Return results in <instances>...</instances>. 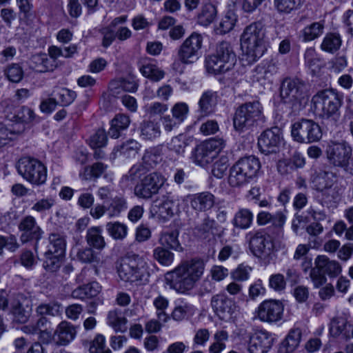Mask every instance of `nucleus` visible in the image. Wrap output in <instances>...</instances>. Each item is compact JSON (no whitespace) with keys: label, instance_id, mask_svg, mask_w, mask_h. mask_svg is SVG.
I'll return each mask as SVG.
<instances>
[{"label":"nucleus","instance_id":"obj_1","mask_svg":"<svg viewBox=\"0 0 353 353\" xmlns=\"http://www.w3.org/2000/svg\"><path fill=\"white\" fill-rule=\"evenodd\" d=\"M204 264L201 261H185L165 274V281L170 288L178 293L192 290L203 273Z\"/></svg>","mask_w":353,"mask_h":353},{"label":"nucleus","instance_id":"obj_2","mask_svg":"<svg viewBox=\"0 0 353 353\" xmlns=\"http://www.w3.org/2000/svg\"><path fill=\"white\" fill-rule=\"evenodd\" d=\"M265 28L262 23L253 22L246 26L241 36L243 59L252 64L261 58L266 50Z\"/></svg>","mask_w":353,"mask_h":353},{"label":"nucleus","instance_id":"obj_3","mask_svg":"<svg viewBox=\"0 0 353 353\" xmlns=\"http://www.w3.org/2000/svg\"><path fill=\"white\" fill-rule=\"evenodd\" d=\"M119 278L125 282L145 284L150 276V265L144 258L137 254L122 258L117 262Z\"/></svg>","mask_w":353,"mask_h":353},{"label":"nucleus","instance_id":"obj_4","mask_svg":"<svg viewBox=\"0 0 353 353\" xmlns=\"http://www.w3.org/2000/svg\"><path fill=\"white\" fill-rule=\"evenodd\" d=\"M236 61V55L231 43L221 41L217 45L215 53L205 58V66L208 74H223L232 70Z\"/></svg>","mask_w":353,"mask_h":353},{"label":"nucleus","instance_id":"obj_5","mask_svg":"<svg viewBox=\"0 0 353 353\" xmlns=\"http://www.w3.org/2000/svg\"><path fill=\"white\" fill-rule=\"evenodd\" d=\"M261 167L259 159L254 156L239 159L230 169V185L240 187L250 183L257 176Z\"/></svg>","mask_w":353,"mask_h":353},{"label":"nucleus","instance_id":"obj_6","mask_svg":"<svg viewBox=\"0 0 353 353\" xmlns=\"http://www.w3.org/2000/svg\"><path fill=\"white\" fill-rule=\"evenodd\" d=\"M342 100V95L333 89L318 92L312 97L315 114L323 119L336 121L339 117V110Z\"/></svg>","mask_w":353,"mask_h":353},{"label":"nucleus","instance_id":"obj_7","mask_svg":"<svg viewBox=\"0 0 353 353\" xmlns=\"http://www.w3.org/2000/svg\"><path fill=\"white\" fill-rule=\"evenodd\" d=\"M263 107L258 101L246 102L240 105L233 118L234 128L236 131L245 132L257 125L263 119Z\"/></svg>","mask_w":353,"mask_h":353},{"label":"nucleus","instance_id":"obj_8","mask_svg":"<svg viewBox=\"0 0 353 353\" xmlns=\"http://www.w3.org/2000/svg\"><path fill=\"white\" fill-rule=\"evenodd\" d=\"M18 173L28 182L34 185L44 184L47 179V168L39 160L23 157L17 163Z\"/></svg>","mask_w":353,"mask_h":353},{"label":"nucleus","instance_id":"obj_9","mask_svg":"<svg viewBox=\"0 0 353 353\" xmlns=\"http://www.w3.org/2000/svg\"><path fill=\"white\" fill-rule=\"evenodd\" d=\"M291 134L296 142L311 143L321 139L322 131L319 125L313 120L302 119L292 125Z\"/></svg>","mask_w":353,"mask_h":353},{"label":"nucleus","instance_id":"obj_10","mask_svg":"<svg viewBox=\"0 0 353 353\" xmlns=\"http://www.w3.org/2000/svg\"><path fill=\"white\" fill-rule=\"evenodd\" d=\"M224 148L221 139H210L198 145L192 152L191 159L194 163L205 167L212 163Z\"/></svg>","mask_w":353,"mask_h":353},{"label":"nucleus","instance_id":"obj_11","mask_svg":"<svg viewBox=\"0 0 353 353\" xmlns=\"http://www.w3.org/2000/svg\"><path fill=\"white\" fill-rule=\"evenodd\" d=\"M249 248L252 253L259 258L270 256L274 250V242L272 237L263 231H252L246 235Z\"/></svg>","mask_w":353,"mask_h":353},{"label":"nucleus","instance_id":"obj_12","mask_svg":"<svg viewBox=\"0 0 353 353\" xmlns=\"http://www.w3.org/2000/svg\"><path fill=\"white\" fill-rule=\"evenodd\" d=\"M3 104L5 105L4 113L6 119L14 126L21 125L23 127L22 134L26 131L27 125L31 123L36 117L33 110L27 106L16 109L10 100L4 101Z\"/></svg>","mask_w":353,"mask_h":353},{"label":"nucleus","instance_id":"obj_13","mask_svg":"<svg viewBox=\"0 0 353 353\" xmlns=\"http://www.w3.org/2000/svg\"><path fill=\"white\" fill-rule=\"evenodd\" d=\"M202 43L203 37L201 34L196 32L192 33L179 46L177 50L176 57L184 64L194 63L199 59Z\"/></svg>","mask_w":353,"mask_h":353},{"label":"nucleus","instance_id":"obj_14","mask_svg":"<svg viewBox=\"0 0 353 353\" xmlns=\"http://www.w3.org/2000/svg\"><path fill=\"white\" fill-rule=\"evenodd\" d=\"M327 157L333 165L346 168L350 163L352 148L346 141H330L326 150Z\"/></svg>","mask_w":353,"mask_h":353},{"label":"nucleus","instance_id":"obj_15","mask_svg":"<svg viewBox=\"0 0 353 353\" xmlns=\"http://www.w3.org/2000/svg\"><path fill=\"white\" fill-rule=\"evenodd\" d=\"M165 182V179L161 174L150 173L134 187V194L139 198L149 199L159 192Z\"/></svg>","mask_w":353,"mask_h":353},{"label":"nucleus","instance_id":"obj_16","mask_svg":"<svg viewBox=\"0 0 353 353\" xmlns=\"http://www.w3.org/2000/svg\"><path fill=\"white\" fill-rule=\"evenodd\" d=\"M305 90L303 81L299 79L287 78L282 82L280 94L284 103L294 105L305 98Z\"/></svg>","mask_w":353,"mask_h":353},{"label":"nucleus","instance_id":"obj_17","mask_svg":"<svg viewBox=\"0 0 353 353\" xmlns=\"http://www.w3.org/2000/svg\"><path fill=\"white\" fill-rule=\"evenodd\" d=\"M284 305L279 300L270 299L263 301L256 311V317L262 322L277 323L283 316Z\"/></svg>","mask_w":353,"mask_h":353},{"label":"nucleus","instance_id":"obj_18","mask_svg":"<svg viewBox=\"0 0 353 353\" xmlns=\"http://www.w3.org/2000/svg\"><path fill=\"white\" fill-rule=\"evenodd\" d=\"M282 132L278 127L264 130L258 139V146L260 151L265 154H273L279 151L283 143Z\"/></svg>","mask_w":353,"mask_h":353},{"label":"nucleus","instance_id":"obj_19","mask_svg":"<svg viewBox=\"0 0 353 353\" xmlns=\"http://www.w3.org/2000/svg\"><path fill=\"white\" fill-rule=\"evenodd\" d=\"M18 229L21 232L20 241L23 243L31 241H36L35 248L37 246V242L41 239L43 231L37 224L35 218L31 215H27L23 217L18 225Z\"/></svg>","mask_w":353,"mask_h":353},{"label":"nucleus","instance_id":"obj_20","mask_svg":"<svg viewBox=\"0 0 353 353\" xmlns=\"http://www.w3.org/2000/svg\"><path fill=\"white\" fill-rule=\"evenodd\" d=\"M210 304L215 314L223 320L230 319L237 310L234 301L224 293L214 295Z\"/></svg>","mask_w":353,"mask_h":353},{"label":"nucleus","instance_id":"obj_21","mask_svg":"<svg viewBox=\"0 0 353 353\" xmlns=\"http://www.w3.org/2000/svg\"><path fill=\"white\" fill-rule=\"evenodd\" d=\"M273 337L268 332L259 330L249 333L250 353H268L273 343Z\"/></svg>","mask_w":353,"mask_h":353},{"label":"nucleus","instance_id":"obj_22","mask_svg":"<svg viewBox=\"0 0 353 353\" xmlns=\"http://www.w3.org/2000/svg\"><path fill=\"white\" fill-rule=\"evenodd\" d=\"M10 312L14 321L25 323L32 312L31 300L21 294L15 295L10 303Z\"/></svg>","mask_w":353,"mask_h":353},{"label":"nucleus","instance_id":"obj_23","mask_svg":"<svg viewBox=\"0 0 353 353\" xmlns=\"http://www.w3.org/2000/svg\"><path fill=\"white\" fill-rule=\"evenodd\" d=\"M77 333L76 326L67 321H62L54 332L53 340L57 345L65 346L75 339Z\"/></svg>","mask_w":353,"mask_h":353},{"label":"nucleus","instance_id":"obj_24","mask_svg":"<svg viewBox=\"0 0 353 353\" xmlns=\"http://www.w3.org/2000/svg\"><path fill=\"white\" fill-rule=\"evenodd\" d=\"M175 210L176 199L171 194L164 195L161 199L155 201L152 206V212L163 219L171 217Z\"/></svg>","mask_w":353,"mask_h":353},{"label":"nucleus","instance_id":"obj_25","mask_svg":"<svg viewBox=\"0 0 353 353\" xmlns=\"http://www.w3.org/2000/svg\"><path fill=\"white\" fill-rule=\"evenodd\" d=\"M190 203L195 211L206 212L214 206L215 196L210 192H202L190 196Z\"/></svg>","mask_w":353,"mask_h":353},{"label":"nucleus","instance_id":"obj_26","mask_svg":"<svg viewBox=\"0 0 353 353\" xmlns=\"http://www.w3.org/2000/svg\"><path fill=\"white\" fill-rule=\"evenodd\" d=\"M334 178L333 172L319 168L314 170L311 176V181L316 190L323 191L333 185Z\"/></svg>","mask_w":353,"mask_h":353},{"label":"nucleus","instance_id":"obj_27","mask_svg":"<svg viewBox=\"0 0 353 353\" xmlns=\"http://www.w3.org/2000/svg\"><path fill=\"white\" fill-rule=\"evenodd\" d=\"M314 265L323 269V273L330 278H336L341 274L342 267L341 264L334 260L330 259L325 255H319L314 261Z\"/></svg>","mask_w":353,"mask_h":353},{"label":"nucleus","instance_id":"obj_28","mask_svg":"<svg viewBox=\"0 0 353 353\" xmlns=\"http://www.w3.org/2000/svg\"><path fill=\"white\" fill-rule=\"evenodd\" d=\"M48 245L45 252L48 254H58L64 256L66 248L65 235L61 233L53 232L48 236Z\"/></svg>","mask_w":353,"mask_h":353},{"label":"nucleus","instance_id":"obj_29","mask_svg":"<svg viewBox=\"0 0 353 353\" xmlns=\"http://www.w3.org/2000/svg\"><path fill=\"white\" fill-rule=\"evenodd\" d=\"M286 216L282 212L271 214L266 211H261L256 216V222L259 225L271 224L274 228H282L285 222Z\"/></svg>","mask_w":353,"mask_h":353},{"label":"nucleus","instance_id":"obj_30","mask_svg":"<svg viewBox=\"0 0 353 353\" xmlns=\"http://www.w3.org/2000/svg\"><path fill=\"white\" fill-rule=\"evenodd\" d=\"M351 325L347 323V319L338 316L332 318L330 323V333L332 336L337 337L342 336L347 339L350 337Z\"/></svg>","mask_w":353,"mask_h":353},{"label":"nucleus","instance_id":"obj_31","mask_svg":"<svg viewBox=\"0 0 353 353\" xmlns=\"http://www.w3.org/2000/svg\"><path fill=\"white\" fill-rule=\"evenodd\" d=\"M218 94L213 90H207L204 92L199 101V111L204 115H208L214 112L215 106L217 103Z\"/></svg>","mask_w":353,"mask_h":353},{"label":"nucleus","instance_id":"obj_32","mask_svg":"<svg viewBox=\"0 0 353 353\" xmlns=\"http://www.w3.org/2000/svg\"><path fill=\"white\" fill-rule=\"evenodd\" d=\"M107 323L116 332L124 333L128 330V319L119 310H111L108 312Z\"/></svg>","mask_w":353,"mask_h":353},{"label":"nucleus","instance_id":"obj_33","mask_svg":"<svg viewBox=\"0 0 353 353\" xmlns=\"http://www.w3.org/2000/svg\"><path fill=\"white\" fill-rule=\"evenodd\" d=\"M101 286L97 282H91L78 287L72 292V296L78 299H86L96 297L101 292Z\"/></svg>","mask_w":353,"mask_h":353},{"label":"nucleus","instance_id":"obj_34","mask_svg":"<svg viewBox=\"0 0 353 353\" xmlns=\"http://www.w3.org/2000/svg\"><path fill=\"white\" fill-rule=\"evenodd\" d=\"M139 71L142 75L153 81H159L164 77L165 72L156 64L144 59L140 62Z\"/></svg>","mask_w":353,"mask_h":353},{"label":"nucleus","instance_id":"obj_35","mask_svg":"<svg viewBox=\"0 0 353 353\" xmlns=\"http://www.w3.org/2000/svg\"><path fill=\"white\" fill-rule=\"evenodd\" d=\"M301 336L302 332L299 328L291 329L281 343V352L283 353L293 352L299 345Z\"/></svg>","mask_w":353,"mask_h":353},{"label":"nucleus","instance_id":"obj_36","mask_svg":"<svg viewBox=\"0 0 353 353\" xmlns=\"http://www.w3.org/2000/svg\"><path fill=\"white\" fill-rule=\"evenodd\" d=\"M31 67L37 72L52 71L57 65L46 54H34L31 58Z\"/></svg>","mask_w":353,"mask_h":353},{"label":"nucleus","instance_id":"obj_37","mask_svg":"<svg viewBox=\"0 0 353 353\" xmlns=\"http://www.w3.org/2000/svg\"><path fill=\"white\" fill-rule=\"evenodd\" d=\"M130 123V117L124 114H118L115 115L111 121V126L108 130V134L110 137L117 139L120 137L121 132L126 130Z\"/></svg>","mask_w":353,"mask_h":353},{"label":"nucleus","instance_id":"obj_38","mask_svg":"<svg viewBox=\"0 0 353 353\" xmlns=\"http://www.w3.org/2000/svg\"><path fill=\"white\" fill-rule=\"evenodd\" d=\"M22 130L21 125L14 126L11 122L7 125L0 124V147L7 144L10 141L15 140L21 134Z\"/></svg>","mask_w":353,"mask_h":353},{"label":"nucleus","instance_id":"obj_39","mask_svg":"<svg viewBox=\"0 0 353 353\" xmlns=\"http://www.w3.org/2000/svg\"><path fill=\"white\" fill-rule=\"evenodd\" d=\"M85 238L88 244L97 250H102L105 245L102 236V228L99 226L90 228L87 230Z\"/></svg>","mask_w":353,"mask_h":353},{"label":"nucleus","instance_id":"obj_40","mask_svg":"<svg viewBox=\"0 0 353 353\" xmlns=\"http://www.w3.org/2000/svg\"><path fill=\"white\" fill-rule=\"evenodd\" d=\"M163 159V149L160 145L146 150L143 157V163L148 168H153Z\"/></svg>","mask_w":353,"mask_h":353},{"label":"nucleus","instance_id":"obj_41","mask_svg":"<svg viewBox=\"0 0 353 353\" xmlns=\"http://www.w3.org/2000/svg\"><path fill=\"white\" fill-rule=\"evenodd\" d=\"M252 221V212L249 209L241 208L235 213L232 223L236 228L248 229L251 226Z\"/></svg>","mask_w":353,"mask_h":353},{"label":"nucleus","instance_id":"obj_42","mask_svg":"<svg viewBox=\"0 0 353 353\" xmlns=\"http://www.w3.org/2000/svg\"><path fill=\"white\" fill-rule=\"evenodd\" d=\"M304 58L305 65L311 71L312 75L317 74L324 65L323 61L317 57L314 48L307 49Z\"/></svg>","mask_w":353,"mask_h":353},{"label":"nucleus","instance_id":"obj_43","mask_svg":"<svg viewBox=\"0 0 353 353\" xmlns=\"http://www.w3.org/2000/svg\"><path fill=\"white\" fill-rule=\"evenodd\" d=\"M324 23L318 21L306 26L301 31L303 41L308 42L319 38L323 32Z\"/></svg>","mask_w":353,"mask_h":353},{"label":"nucleus","instance_id":"obj_44","mask_svg":"<svg viewBox=\"0 0 353 353\" xmlns=\"http://www.w3.org/2000/svg\"><path fill=\"white\" fill-rule=\"evenodd\" d=\"M305 0H274V6L280 14H289L299 10Z\"/></svg>","mask_w":353,"mask_h":353},{"label":"nucleus","instance_id":"obj_45","mask_svg":"<svg viewBox=\"0 0 353 353\" xmlns=\"http://www.w3.org/2000/svg\"><path fill=\"white\" fill-rule=\"evenodd\" d=\"M140 132L145 140H153L161 134L159 123L152 121H143L140 125Z\"/></svg>","mask_w":353,"mask_h":353},{"label":"nucleus","instance_id":"obj_46","mask_svg":"<svg viewBox=\"0 0 353 353\" xmlns=\"http://www.w3.org/2000/svg\"><path fill=\"white\" fill-rule=\"evenodd\" d=\"M128 208L126 199L121 196L112 198L107 206V213L110 218L118 217L121 213Z\"/></svg>","mask_w":353,"mask_h":353},{"label":"nucleus","instance_id":"obj_47","mask_svg":"<svg viewBox=\"0 0 353 353\" xmlns=\"http://www.w3.org/2000/svg\"><path fill=\"white\" fill-rule=\"evenodd\" d=\"M342 40L338 33H327L323 38L321 48L322 50L334 53L337 51L341 46Z\"/></svg>","mask_w":353,"mask_h":353},{"label":"nucleus","instance_id":"obj_48","mask_svg":"<svg viewBox=\"0 0 353 353\" xmlns=\"http://www.w3.org/2000/svg\"><path fill=\"white\" fill-rule=\"evenodd\" d=\"M159 242L161 247L177 251L182 250V248L178 240V233L176 232H165L161 233Z\"/></svg>","mask_w":353,"mask_h":353},{"label":"nucleus","instance_id":"obj_49","mask_svg":"<svg viewBox=\"0 0 353 353\" xmlns=\"http://www.w3.org/2000/svg\"><path fill=\"white\" fill-rule=\"evenodd\" d=\"M217 10L212 3L205 4L199 14L198 20L201 25L207 26L212 23L216 17Z\"/></svg>","mask_w":353,"mask_h":353},{"label":"nucleus","instance_id":"obj_50","mask_svg":"<svg viewBox=\"0 0 353 353\" xmlns=\"http://www.w3.org/2000/svg\"><path fill=\"white\" fill-rule=\"evenodd\" d=\"M105 228L108 234L115 240H123L128 234V227L119 221L107 223Z\"/></svg>","mask_w":353,"mask_h":353},{"label":"nucleus","instance_id":"obj_51","mask_svg":"<svg viewBox=\"0 0 353 353\" xmlns=\"http://www.w3.org/2000/svg\"><path fill=\"white\" fill-rule=\"evenodd\" d=\"M152 256L161 265L169 266L174 261V254L168 248L158 246L153 250Z\"/></svg>","mask_w":353,"mask_h":353},{"label":"nucleus","instance_id":"obj_52","mask_svg":"<svg viewBox=\"0 0 353 353\" xmlns=\"http://www.w3.org/2000/svg\"><path fill=\"white\" fill-rule=\"evenodd\" d=\"M52 95L58 99V103L63 106L70 105L77 97V94L74 91L64 88H59L54 90Z\"/></svg>","mask_w":353,"mask_h":353},{"label":"nucleus","instance_id":"obj_53","mask_svg":"<svg viewBox=\"0 0 353 353\" xmlns=\"http://www.w3.org/2000/svg\"><path fill=\"white\" fill-rule=\"evenodd\" d=\"M35 312L40 316L46 315L55 316L61 314V306L59 303L54 302L41 303L36 307Z\"/></svg>","mask_w":353,"mask_h":353},{"label":"nucleus","instance_id":"obj_54","mask_svg":"<svg viewBox=\"0 0 353 353\" xmlns=\"http://www.w3.org/2000/svg\"><path fill=\"white\" fill-rule=\"evenodd\" d=\"M4 74L10 82L19 83L23 77V70L19 63H11L4 69Z\"/></svg>","mask_w":353,"mask_h":353},{"label":"nucleus","instance_id":"obj_55","mask_svg":"<svg viewBox=\"0 0 353 353\" xmlns=\"http://www.w3.org/2000/svg\"><path fill=\"white\" fill-rule=\"evenodd\" d=\"M63 256L58 254H48L44 252V261L43 266L44 269L50 272H57L61 265V259Z\"/></svg>","mask_w":353,"mask_h":353},{"label":"nucleus","instance_id":"obj_56","mask_svg":"<svg viewBox=\"0 0 353 353\" xmlns=\"http://www.w3.org/2000/svg\"><path fill=\"white\" fill-rule=\"evenodd\" d=\"M76 257L79 261L85 263L99 262L100 260L98 254L91 248L79 249Z\"/></svg>","mask_w":353,"mask_h":353},{"label":"nucleus","instance_id":"obj_57","mask_svg":"<svg viewBox=\"0 0 353 353\" xmlns=\"http://www.w3.org/2000/svg\"><path fill=\"white\" fill-rule=\"evenodd\" d=\"M105 169L106 165L103 163H95L92 166L85 168L83 178L85 180L99 178L105 172Z\"/></svg>","mask_w":353,"mask_h":353},{"label":"nucleus","instance_id":"obj_58","mask_svg":"<svg viewBox=\"0 0 353 353\" xmlns=\"http://www.w3.org/2000/svg\"><path fill=\"white\" fill-rule=\"evenodd\" d=\"M90 353H112L109 348L105 347V339L102 334H97L90 343Z\"/></svg>","mask_w":353,"mask_h":353},{"label":"nucleus","instance_id":"obj_59","mask_svg":"<svg viewBox=\"0 0 353 353\" xmlns=\"http://www.w3.org/2000/svg\"><path fill=\"white\" fill-rule=\"evenodd\" d=\"M236 21V15L233 12L228 11L219 23L221 32L225 34L231 31L234 28Z\"/></svg>","mask_w":353,"mask_h":353},{"label":"nucleus","instance_id":"obj_60","mask_svg":"<svg viewBox=\"0 0 353 353\" xmlns=\"http://www.w3.org/2000/svg\"><path fill=\"white\" fill-rule=\"evenodd\" d=\"M287 282L283 274L276 273L272 274L269 278V287L274 291L281 292L285 290Z\"/></svg>","mask_w":353,"mask_h":353},{"label":"nucleus","instance_id":"obj_61","mask_svg":"<svg viewBox=\"0 0 353 353\" xmlns=\"http://www.w3.org/2000/svg\"><path fill=\"white\" fill-rule=\"evenodd\" d=\"M228 158L225 156H221L213 165L212 169V174L218 178L221 179L225 174L228 165Z\"/></svg>","mask_w":353,"mask_h":353},{"label":"nucleus","instance_id":"obj_62","mask_svg":"<svg viewBox=\"0 0 353 353\" xmlns=\"http://www.w3.org/2000/svg\"><path fill=\"white\" fill-rule=\"evenodd\" d=\"M171 112L172 115L176 118V120H178L181 123L188 117L189 107L184 102H179L172 106Z\"/></svg>","mask_w":353,"mask_h":353},{"label":"nucleus","instance_id":"obj_63","mask_svg":"<svg viewBox=\"0 0 353 353\" xmlns=\"http://www.w3.org/2000/svg\"><path fill=\"white\" fill-rule=\"evenodd\" d=\"M153 304L157 310L158 318L160 320L165 321L167 316L165 310L168 307V300L162 295H159L154 299Z\"/></svg>","mask_w":353,"mask_h":353},{"label":"nucleus","instance_id":"obj_64","mask_svg":"<svg viewBox=\"0 0 353 353\" xmlns=\"http://www.w3.org/2000/svg\"><path fill=\"white\" fill-rule=\"evenodd\" d=\"M186 146L187 143L181 135L173 137L168 143V149L179 155L184 153Z\"/></svg>","mask_w":353,"mask_h":353}]
</instances>
